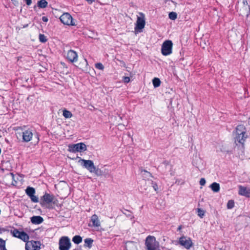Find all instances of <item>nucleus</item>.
<instances>
[{
  "label": "nucleus",
  "mask_w": 250,
  "mask_h": 250,
  "mask_svg": "<svg viewBox=\"0 0 250 250\" xmlns=\"http://www.w3.org/2000/svg\"><path fill=\"white\" fill-rule=\"evenodd\" d=\"M165 163L167 164H168V162H165Z\"/></svg>",
  "instance_id": "obj_47"
},
{
  "label": "nucleus",
  "mask_w": 250,
  "mask_h": 250,
  "mask_svg": "<svg viewBox=\"0 0 250 250\" xmlns=\"http://www.w3.org/2000/svg\"><path fill=\"white\" fill-rule=\"evenodd\" d=\"M248 137L247 134H241L239 136H235V143L237 146L238 145H240L242 146L243 147H244L245 143L246 141V139Z\"/></svg>",
  "instance_id": "obj_13"
},
{
  "label": "nucleus",
  "mask_w": 250,
  "mask_h": 250,
  "mask_svg": "<svg viewBox=\"0 0 250 250\" xmlns=\"http://www.w3.org/2000/svg\"><path fill=\"white\" fill-rule=\"evenodd\" d=\"M5 241L0 238V250H7Z\"/></svg>",
  "instance_id": "obj_27"
},
{
  "label": "nucleus",
  "mask_w": 250,
  "mask_h": 250,
  "mask_svg": "<svg viewBox=\"0 0 250 250\" xmlns=\"http://www.w3.org/2000/svg\"><path fill=\"white\" fill-rule=\"evenodd\" d=\"M63 116L65 118H70L72 117V114L70 111L64 109L63 110Z\"/></svg>",
  "instance_id": "obj_26"
},
{
  "label": "nucleus",
  "mask_w": 250,
  "mask_h": 250,
  "mask_svg": "<svg viewBox=\"0 0 250 250\" xmlns=\"http://www.w3.org/2000/svg\"><path fill=\"white\" fill-rule=\"evenodd\" d=\"M173 43L171 41L164 42L162 45L161 52L164 56L170 55L172 53Z\"/></svg>",
  "instance_id": "obj_5"
},
{
  "label": "nucleus",
  "mask_w": 250,
  "mask_h": 250,
  "mask_svg": "<svg viewBox=\"0 0 250 250\" xmlns=\"http://www.w3.org/2000/svg\"><path fill=\"white\" fill-rule=\"evenodd\" d=\"M13 235L15 237H18V233H16V231H13Z\"/></svg>",
  "instance_id": "obj_43"
},
{
  "label": "nucleus",
  "mask_w": 250,
  "mask_h": 250,
  "mask_svg": "<svg viewBox=\"0 0 250 250\" xmlns=\"http://www.w3.org/2000/svg\"><path fill=\"white\" fill-rule=\"evenodd\" d=\"M235 136H239L241 134L243 135L247 134L246 128L243 125H237L235 128Z\"/></svg>",
  "instance_id": "obj_17"
},
{
  "label": "nucleus",
  "mask_w": 250,
  "mask_h": 250,
  "mask_svg": "<svg viewBox=\"0 0 250 250\" xmlns=\"http://www.w3.org/2000/svg\"><path fill=\"white\" fill-rule=\"evenodd\" d=\"M54 196L52 194H50L47 193H45L41 199V204L42 205L49 204L51 203H55L54 202Z\"/></svg>",
  "instance_id": "obj_10"
},
{
  "label": "nucleus",
  "mask_w": 250,
  "mask_h": 250,
  "mask_svg": "<svg viewBox=\"0 0 250 250\" xmlns=\"http://www.w3.org/2000/svg\"><path fill=\"white\" fill-rule=\"evenodd\" d=\"M116 86L117 87H120V86H121L120 85H119H119H116Z\"/></svg>",
  "instance_id": "obj_45"
},
{
  "label": "nucleus",
  "mask_w": 250,
  "mask_h": 250,
  "mask_svg": "<svg viewBox=\"0 0 250 250\" xmlns=\"http://www.w3.org/2000/svg\"><path fill=\"white\" fill-rule=\"evenodd\" d=\"M238 193L239 195L250 197V189L242 186H239Z\"/></svg>",
  "instance_id": "obj_16"
},
{
  "label": "nucleus",
  "mask_w": 250,
  "mask_h": 250,
  "mask_svg": "<svg viewBox=\"0 0 250 250\" xmlns=\"http://www.w3.org/2000/svg\"><path fill=\"white\" fill-rule=\"evenodd\" d=\"M234 206V202L232 200H230L227 203V208L228 209H231Z\"/></svg>",
  "instance_id": "obj_31"
},
{
  "label": "nucleus",
  "mask_w": 250,
  "mask_h": 250,
  "mask_svg": "<svg viewBox=\"0 0 250 250\" xmlns=\"http://www.w3.org/2000/svg\"><path fill=\"white\" fill-rule=\"evenodd\" d=\"M177 14L174 12H170L168 14L169 18L171 20H175L177 18Z\"/></svg>",
  "instance_id": "obj_29"
},
{
  "label": "nucleus",
  "mask_w": 250,
  "mask_h": 250,
  "mask_svg": "<svg viewBox=\"0 0 250 250\" xmlns=\"http://www.w3.org/2000/svg\"><path fill=\"white\" fill-rule=\"evenodd\" d=\"M206 184V180L205 178H202L200 180V184L201 186H204Z\"/></svg>",
  "instance_id": "obj_37"
},
{
  "label": "nucleus",
  "mask_w": 250,
  "mask_h": 250,
  "mask_svg": "<svg viewBox=\"0 0 250 250\" xmlns=\"http://www.w3.org/2000/svg\"><path fill=\"white\" fill-rule=\"evenodd\" d=\"M41 243L39 241H27L25 244L26 250H40Z\"/></svg>",
  "instance_id": "obj_8"
},
{
  "label": "nucleus",
  "mask_w": 250,
  "mask_h": 250,
  "mask_svg": "<svg viewBox=\"0 0 250 250\" xmlns=\"http://www.w3.org/2000/svg\"><path fill=\"white\" fill-rule=\"evenodd\" d=\"M42 19L44 22H47L48 21V19L46 17H43Z\"/></svg>",
  "instance_id": "obj_42"
},
{
  "label": "nucleus",
  "mask_w": 250,
  "mask_h": 250,
  "mask_svg": "<svg viewBox=\"0 0 250 250\" xmlns=\"http://www.w3.org/2000/svg\"><path fill=\"white\" fill-rule=\"evenodd\" d=\"M43 221V218L40 216H33L31 218V222L33 224L39 225L42 223Z\"/></svg>",
  "instance_id": "obj_19"
},
{
  "label": "nucleus",
  "mask_w": 250,
  "mask_h": 250,
  "mask_svg": "<svg viewBox=\"0 0 250 250\" xmlns=\"http://www.w3.org/2000/svg\"><path fill=\"white\" fill-rule=\"evenodd\" d=\"M200 46L203 48H205L207 46V43L205 42V41H203L202 40V42H200Z\"/></svg>",
  "instance_id": "obj_36"
},
{
  "label": "nucleus",
  "mask_w": 250,
  "mask_h": 250,
  "mask_svg": "<svg viewBox=\"0 0 250 250\" xmlns=\"http://www.w3.org/2000/svg\"><path fill=\"white\" fill-rule=\"evenodd\" d=\"M26 4L28 5H30L31 4V2H32V0H24Z\"/></svg>",
  "instance_id": "obj_40"
},
{
  "label": "nucleus",
  "mask_w": 250,
  "mask_h": 250,
  "mask_svg": "<svg viewBox=\"0 0 250 250\" xmlns=\"http://www.w3.org/2000/svg\"><path fill=\"white\" fill-rule=\"evenodd\" d=\"M146 250H157L159 247V243L154 236H148L145 242Z\"/></svg>",
  "instance_id": "obj_1"
},
{
  "label": "nucleus",
  "mask_w": 250,
  "mask_h": 250,
  "mask_svg": "<svg viewBox=\"0 0 250 250\" xmlns=\"http://www.w3.org/2000/svg\"><path fill=\"white\" fill-rule=\"evenodd\" d=\"M33 132L31 130L28 129L22 132V141L24 142H28L31 140L33 137Z\"/></svg>",
  "instance_id": "obj_14"
},
{
  "label": "nucleus",
  "mask_w": 250,
  "mask_h": 250,
  "mask_svg": "<svg viewBox=\"0 0 250 250\" xmlns=\"http://www.w3.org/2000/svg\"><path fill=\"white\" fill-rule=\"evenodd\" d=\"M210 188L213 191L217 192L220 190V185L218 183L214 182L210 185Z\"/></svg>",
  "instance_id": "obj_21"
},
{
  "label": "nucleus",
  "mask_w": 250,
  "mask_h": 250,
  "mask_svg": "<svg viewBox=\"0 0 250 250\" xmlns=\"http://www.w3.org/2000/svg\"><path fill=\"white\" fill-rule=\"evenodd\" d=\"M130 81V79H124L122 81L125 84L128 83Z\"/></svg>",
  "instance_id": "obj_39"
},
{
  "label": "nucleus",
  "mask_w": 250,
  "mask_h": 250,
  "mask_svg": "<svg viewBox=\"0 0 250 250\" xmlns=\"http://www.w3.org/2000/svg\"><path fill=\"white\" fill-rule=\"evenodd\" d=\"M1 233V228H0V233Z\"/></svg>",
  "instance_id": "obj_48"
},
{
  "label": "nucleus",
  "mask_w": 250,
  "mask_h": 250,
  "mask_svg": "<svg viewBox=\"0 0 250 250\" xmlns=\"http://www.w3.org/2000/svg\"><path fill=\"white\" fill-rule=\"evenodd\" d=\"M86 150V146L83 143L69 145L68 151L71 152H83Z\"/></svg>",
  "instance_id": "obj_4"
},
{
  "label": "nucleus",
  "mask_w": 250,
  "mask_h": 250,
  "mask_svg": "<svg viewBox=\"0 0 250 250\" xmlns=\"http://www.w3.org/2000/svg\"><path fill=\"white\" fill-rule=\"evenodd\" d=\"M91 221L92 222V226L93 227H98L100 226V221L96 214H94L91 216Z\"/></svg>",
  "instance_id": "obj_20"
},
{
  "label": "nucleus",
  "mask_w": 250,
  "mask_h": 250,
  "mask_svg": "<svg viewBox=\"0 0 250 250\" xmlns=\"http://www.w3.org/2000/svg\"><path fill=\"white\" fill-rule=\"evenodd\" d=\"M47 2L45 0H41L38 2V6L40 8H44L47 6Z\"/></svg>",
  "instance_id": "obj_23"
},
{
  "label": "nucleus",
  "mask_w": 250,
  "mask_h": 250,
  "mask_svg": "<svg viewBox=\"0 0 250 250\" xmlns=\"http://www.w3.org/2000/svg\"><path fill=\"white\" fill-rule=\"evenodd\" d=\"M6 176L8 178L11 179V180H14V174L12 172H9L7 175Z\"/></svg>",
  "instance_id": "obj_35"
},
{
  "label": "nucleus",
  "mask_w": 250,
  "mask_h": 250,
  "mask_svg": "<svg viewBox=\"0 0 250 250\" xmlns=\"http://www.w3.org/2000/svg\"><path fill=\"white\" fill-rule=\"evenodd\" d=\"M197 213L198 215L201 217L203 218L204 216L205 215V211L201 208H197Z\"/></svg>",
  "instance_id": "obj_32"
},
{
  "label": "nucleus",
  "mask_w": 250,
  "mask_h": 250,
  "mask_svg": "<svg viewBox=\"0 0 250 250\" xmlns=\"http://www.w3.org/2000/svg\"><path fill=\"white\" fill-rule=\"evenodd\" d=\"M37 138H38V140H39V137H38V136H37Z\"/></svg>",
  "instance_id": "obj_50"
},
{
  "label": "nucleus",
  "mask_w": 250,
  "mask_h": 250,
  "mask_svg": "<svg viewBox=\"0 0 250 250\" xmlns=\"http://www.w3.org/2000/svg\"><path fill=\"white\" fill-rule=\"evenodd\" d=\"M146 24L145 15L142 13H139V16H137L136 23L135 24V32H140L145 27Z\"/></svg>",
  "instance_id": "obj_2"
},
{
  "label": "nucleus",
  "mask_w": 250,
  "mask_h": 250,
  "mask_svg": "<svg viewBox=\"0 0 250 250\" xmlns=\"http://www.w3.org/2000/svg\"><path fill=\"white\" fill-rule=\"evenodd\" d=\"M239 12L242 16L248 17L250 14V6L249 5L247 0H243L239 8Z\"/></svg>",
  "instance_id": "obj_6"
},
{
  "label": "nucleus",
  "mask_w": 250,
  "mask_h": 250,
  "mask_svg": "<svg viewBox=\"0 0 250 250\" xmlns=\"http://www.w3.org/2000/svg\"><path fill=\"white\" fill-rule=\"evenodd\" d=\"M14 231H16V233H18V237L21 239L24 242L28 241V239L29 237L28 235L24 231H19L18 229H14Z\"/></svg>",
  "instance_id": "obj_18"
},
{
  "label": "nucleus",
  "mask_w": 250,
  "mask_h": 250,
  "mask_svg": "<svg viewBox=\"0 0 250 250\" xmlns=\"http://www.w3.org/2000/svg\"><path fill=\"white\" fill-rule=\"evenodd\" d=\"M39 40L42 42H45L47 41L46 37L43 34L39 35Z\"/></svg>",
  "instance_id": "obj_33"
},
{
  "label": "nucleus",
  "mask_w": 250,
  "mask_h": 250,
  "mask_svg": "<svg viewBox=\"0 0 250 250\" xmlns=\"http://www.w3.org/2000/svg\"><path fill=\"white\" fill-rule=\"evenodd\" d=\"M92 170L93 171H92L91 173H94L97 176H100L103 175L102 171L100 169L97 168L95 166L94 167V169Z\"/></svg>",
  "instance_id": "obj_25"
},
{
  "label": "nucleus",
  "mask_w": 250,
  "mask_h": 250,
  "mask_svg": "<svg viewBox=\"0 0 250 250\" xmlns=\"http://www.w3.org/2000/svg\"><path fill=\"white\" fill-rule=\"evenodd\" d=\"M66 57L71 62H75L77 61L78 55L75 51L72 50H70L67 52Z\"/></svg>",
  "instance_id": "obj_15"
},
{
  "label": "nucleus",
  "mask_w": 250,
  "mask_h": 250,
  "mask_svg": "<svg viewBox=\"0 0 250 250\" xmlns=\"http://www.w3.org/2000/svg\"><path fill=\"white\" fill-rule=\"evenodd\" d=\"M143 171L145 172V173L146 174V177H152L151 173H150L149 172H148L145 170H144ZM142 172H143V170L142 171Z\"/></svg>",
  "instance_id": "obj_38"
},
{
  "label": "nucleus",
  "mask_w": 250,
  "mask_h": 250,
  "mask_svg": "<svg viewBox=\"0 0 250 250\" xmlns=\"http://www.w3.org/2000/svg\"><path fill=\"white\" fill-rule=\"evenodd\" d=\"M12 1H16L15 0H12Z\"/></svg>",
  "instance_id": "obj_51"
},
{
  "label": "nucleus",
  "mask_w": 250,
  "mask_h": 250,
  "mask_svg": "<svg viewBox=\"0 0 250 250\" xmlns=\"http://www.w3.org/2000/svg\"><path fill=\"white\" fill-rule=\"evenodd\" d=\"M219 250H223L222 249H220Z\"/></svg>",
  "instance_id": "obj_49"
},
{
  "label": "nucleus",
  "mask_w": 250,
  "mask_h": 250,
  "mask_svg": "<svg viewBox=\"0 0 250 250\" xmlns=\"http://www.w3.org/2000/svg\"><path fill=\"white\" fill-rule=\"evenodd\" d=\"M25 192L33 202L38 203L39 202L38 197L34 195L35 193V189L34 188L28 187L26 188Z\"/></svg>",
  "instance_id": "obj_11"
},
{
  "label": "nucleus",
  "mask_w": 250,
  "mask_h": 250,
  "mask_svg": "<svg viewBox=\"0 0 250 250\" xmlns=\"http://www.w3.org/2000/svg\"><path fill=\"white\" fill-rule=\"evenodd\" d=\"M94 108V107L91 104L89 105L88 107V109L90 110H92Z\"/></svg>",
  "instance_id": "obj_41"
},
{
  "label": "nucleus",
  "mask_w": 250,
  "mask_h": 250,
  "mask_svg": "<svg viewBox=\"0 0 250 250\" xmlns=\"http://www.w3.org/2000/svg\"><path fill=\"white\" fill-rule=\"evenodd\" d=\"M84 247H88L89 248H91L92 246V243L93 242V240L91 238H86L84 240Z\"/></svg>",
  "instance_id": "obj_22"
},
{
  "label": "nucleus",
  "mask_w": 250,
  "mask_h": 250,
  "mask_svg": "<svg viewBox=\"0 0 250 250\" xmlns=\"http://www.w3.org/2000/svg\"><path fill=\"white\" fill-rule=\"evenodd\" d=\"M95 67L100 70H103L104 66L101 63H97L95 64Z\"/></svg>",
  "instance_id": "obj_34"
},
{
  "label": "nucleus",
  "mask_w": 250,
  "mask_h": 250,
  "mask_svg": "<svg viewBox=\"0 0 250 250\" xmlns=\"http://www.w3.org/2000/svg\"><path fill=\"white\" fill-rule=\"evenodd\" d=\"M81 165L83 166V167L87 169L90 173L93 171L92 169H94L95 166L94 165L93 162L92 160L81 159Z\"/></svg>",
  "instance_id": "obj_12"
},
{
  "label": "nucleus",
  "mask_w": 250,
  "mask_h": 250,
  "mask_svg": "<svg viewBox=\"0 0 250 250\" xmlns=\"http://www.w3.org/2000/svg\"><path fill=\"white\" fill-rule=\"evenodd\" d=\"M148 182L151 185L152 187H153V188H154L155 191H158V187L157 184L155 182H153L152 180H150V181L148 180Z\"/></svg>",
  "instance_id": "obj_30"
},
{
  "label": "nucleus",
  "mask_w": 250,
  "mask_h": 250,
  "mask_svg": "<svg viewBox=\"0 0 250 250\" xmlns=\"http://www.w3.org/2000/svg\"><path fill=\"white\" fill-rule=\"evenodd\" d=\"M181 228H182V226H180L178 227V229L180 230L181 229Z\"/></svg>",
  "instance_id": "obj_44"
},
{
  "label": "nucleus",
  "mask_w": 250,
  "mask_h": 250,
  "mask_svg": "<svg viewBox=\"0 0 250 250\" xmlns=\"http://www.w3.org/2000/svg\"><path fill=\"white\" fill-rule=\"evenodd\" d=\"M61 22L67 25L74 26L75 23L73 21L72 17L68 13H63L60 18Z\"/></svg>",
  "instance_id": "obj_7"
},
{
  "label": "nucleus",
  "mask_w": 250,
  "mask_h": 250,
  "mask_svg": "<svg viewBox=\"0 0 250 250\" xmlns=\"http://www.w3.org/2000/svg\"><path fill=\"white\" fill-rule=\"evenodd\" d=\"M152 83L155 88L158 87L160 85V79H152Z\"/></svg>",
  "instance_id": "obj_28"
},
{
  "label": "nucleus",
  "mask_w": 250,
  "mask_h": 250,
  "mask_svg": "<svg viewBox=\"0 0 250 250\" xmlns=\"http://www.w3.org/2000/svg\"><path fill=\"white\" fill-rule=\"evenodd\" d=\"M179 244L187 249H189L193 245L191 239L185 236H183L179 238Z\"/></svg>",
  "instance_id": "obj_9"
},
{
  "label": "nucleus",
  "mask_w": 250,
  "mask_h": 250,
  "mask_svg": "<svg viewBox=\"0 0 250 250\" xmlns=\"http://www.w3.org/2000/svg\"><path fill=\"white\" fill-rule=\"evenodd\" d=\"M59 250H69L71 247L70 239L67 236L62 237L59 242Z\"/></svg>",
  "instance_id": "obj_3"
},
{
  "label": "nucleus",
  "mask_w": 250,
  "mask_h": 250,
  "mask_svg": "<svg viewBox=\"0 0 250 250\" xmlns=\"http://www.w3.org/2000/svg\"><path fill=\"white\" fill-rule=\"evenodd\" d=\"M72 241L74 243L79 244L82 242V237L80 235H75L72 238Z\"/></svg>",
  "instance_id": "obj_24"
},
{
  "label": "nucleus",
  "mask_w": 250,
  "mask_h": 250,
  "mask_svg": "<svg viewBox=\"0 0 250 250\" xmlns=\"http://www.w3.org/2000/svg\"><path fill=\"white\" fill-rule=\"evenodd\" d=\"M124 78L127 79V78H129L128 77H124Z\"/></svg>",
  "instance_id": "obj_46"
}]
</instances>
